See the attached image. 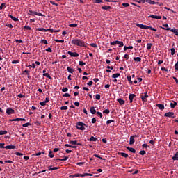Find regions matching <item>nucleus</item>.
I'll return each mask as SVG.
<instances>
[{"label": "nucleus", "instance_id": "obj_1", "mask_svg": "<svg viewBox=\"0 0 178 178\" xmlns=\"http://www.w3.org/2000/svg\"><path fill=\"white\" fill-rule=\"evenodd\" d=\"M72 44H74V45H77V47H87L86 45V42L81 40V39H73L72 40Z\"/></svg>", "mask_w": 178, "mask_h": 178}, {"label": "nucleus", "instance_id": "obj_2", "mask_svg": "<svg viewBox=\"0 0 178 178\" xmlns=\"http://www.w3.org/2000/svg\"><path fill=\"white\" fill-rule=\"evenodd\" d=\"M137 27H139L140 29H143L145 30H147V29H149V30H152V31H156V29L152 28V26H148L147 25L141 24H137Z\"/></svg>", "mask_w": 178, "mask_h": 178}, {"label": "nucleus", "instance_id": "obj_3", "mask_svg": "<svg viewBox=\"0 0 178 178\" xmlns=\"http://www.w3.org/2000/svg\"><path fill=\"white\" fill-rule=\"evenodd\" d=\"M85 126H86V127H88V126L86 125V124H84V123H83L81 122H78L76 123V129H78V130L83 131V130H86V127H84Z\"/></svg>", "mask_w": 178, "mask_h": 178}, {"label": "nucleus", "instance_id": "obj_4", "mask_svg": "<svg viewBox=\"0 0 178 178\" xmlns=\"http://www.w3.org/2000/svg\"><path fill=\"white\" fill-rule=\"evenodd\" d=\"M164 116L165 118H176V115H175V113L170 112V111L168 112V113H165L164 114Z\"/></svg>", "mask_w": 178, "mask_h": 178}, {"label": "nucleus", "instance_id": "obj_5", "mask_svg": "<svg viewBox=\"0 0 178 178\" xmlns=\"http://www.w3.org/2000/svg\"><path fill=\"white\" fill-rule=\"evenodd\" d=\"M148 92H145L144 93V95H140V98L143 101V102H147V98H148Z\"/></svg>", "mask_w": 178, "mask_h": 178}, {"label": "nucleus", "instance_id": "obj_6", "mask_svg": "<svg viewBox=\"0 0 178 178\" xmlns=\"http://www.w3.org/2000/svg\"><path fill=\"white\" fill-rule=\"evenodd\" d=\"M164 30L170 31H171V33H175V35L178 36V29H177L166 28V29H164Z\"/></svg>", "mask_w": 178, "mask_h": 178}, {"label": "nucleus", "instance_id": "obj_7", "mask_svg": "<svg viewBox=\"0 0 178 178\" xmlns=\"http://www.w3.org/2000/svg\"><path fill=\"white\" fill-rule=\"evenodd\" d=\"M29 15H31L32 16H34V15H35L36 16H42V14L41 13H37L31 10L29 11Z\"/></svg>", "mask_w": 178, "mask_h": 178}, {"label": "nucleus", "instance_id": "obj_8", "mask_svg": "<svg viewBox=\"0 0 178 178\" xmlns=\"http://www.w3.org/2000/svg\"><path fill=\"white\" fill-rule=\"evenodd\" d=\"M136 137H137V135H134V136H130V138H129L130 145H133V144H134V143H136V140H134V138H136Z\"/></svg>", "mask_w": 178, "mask_h": 178}, {"label": "nucleus", "instance_id": "obj_9", "mask_svg": "<svg viewBox=\"0 0 178 178\" xmlns=\"http://www.w3.org/2000/svg\"><path fill=\"white\" fill-rule=\"evenodd\" d=\"M68 55H70V56H72L73 58H77L79 56V54L77 52H72V51H67Z\"/></svg>", "mask_w": 178, "mask_h": 178}, {"label": "nucleus", "instance_id": "obj_10", "mask_svg": "<svg viewBox=\"0 0 178 178\" xmlns=\"http://www.w3.org/2000/svg\"><path fill=\"white\" fill-rule=\"evenodd\" d=\"M6 113L7 115H12L15 113V110H13L12 108H8L6 109Z\"/></svg>", "mask_w": 178, "mask_h": 178}, {"label": "nucleus", "instance_id": "obj_11", "mask_svg": "<svg viewBox=\"0 0 178 178\" xmlns=\"http://www.w3.org/2000/svg\"><path fill=\"white\" fill-rule=\"evenodd\" d=\"M134 98H136L135 94H129V99L130 104H133V99H134Z\"/></svg>", "mask_w": 178, "mask_h": 178}, {"label": "nucleus", "instance_id": "obj_12", "mask_svg": "<svg viewBox=\"0 0 178 178\" xmlns=\"http://www.w3.org/2000/svg\"><path fill=\"white\" fill-rule=\"evenodd\" d=\"M70 144L72 145H81V143H77V140H70Z\"/></svg>", "mask_w": 178, "mask_h": 178}, {"label": "nucleus", "instance_id": "obj_13", "mask_svg": "<svg viewBox=\"0 0 178 178\" xmlns=\"http://www.w3.org/2000/svg\"><path fill=\"white\" fill-rule=\"evenodd\" d=\"M156 106L159 108L160 111H163V109H165V105L163 104H156Z\"/></svg>", "mask_w": 178, "mask_h": 178}, {"label": "nucleus", "instance_id": "obj_14", "mask_svg": "<svg viewBox=\"0 0 178 178\" xmlns=\"http://www.w3.org/2000/svg\"><path fill=\"white\" fill-rule=\"evenodd\" d=\"M149 18L151 17L152 19H162V16H158V15H152L148 17Z\"/></svg>", "mask_w": 178, "mask_h": 178}, {"label": "nucleus", "instance_id": "obj_15", "mask_svg": "<svg viewBox=\"0 0 178 178\" xmlns=\"http://www.w3.org/2000/svg\"><path fill=\"white\" fill-rule=\"evenodd\" d=\"M15 148H16V146H15V145H7V146H5V149H15Z\"/></svg>", "mask_w": 178, "mask_h": 178}, {"label": "nucleus", "instance_id": "obj_16", "mask_svg": "<svg viewBox=\"0 0 178 178\" xmlns=\"http://www.w3.org/2000/svg\"><path fill=\"white\" fill-rule=\"evenodd\" d=\"M90 113H92V115H95V113H97V110H95V107H90Z\"/></svg>", "mask_w": 178, "mask_h": 178}, {"label": "nucleus", "instance_id": "obj_17", "mask_svg": "<svg viewBox=\"0 0 178 178\" xmlns=\"http://www.w3.org/2000/svg\"><path fill=\"white\" fill-rule=\"evenodd\" d=\"M127 149L128 151H130V152H132L133 154H136V150L133 147H127Z\"/></svg>", "mask_w": 178, "mask_h": 178}, {"label": "nucleus", "instance_id": "obj_18", "mask_svg": "<svg viewBox=\"0 0 178 178\" xmlns=\"http://www.w3.org/2000/svg\"><path fill=\"white\" fill-rule=\"evenodd\" d=\"M119 155H121V156H123L124 158H129V154L124 153V152H120L118 153Z\"/></svg>", "mask_w": 178, "mask_h": 178}, {"label": "nucleus", "instance_id": "obj_19", "mask_svg": "<svg viewBox=\"0 0 178 178\" xmlns=\"http://www.w3.org/2000/svg\"><path fill=\"white\" fill-rule=\"evenodd\" d=\"M67 70L69 73H71V74L74 73V70L70 67H67Z\"/></svg>", "mask_w": 178, "mask_h": 178}, {"label": "nucleus", "instance_id": "obj_20", "mask_svg": "<svg viewBox=\"0 0 178 178\" xmlns=\"http://www.w3.org/2000/svg\"><path fill=\"white\" fill-rule=\"evenodd\" d=\"M80 177H84L86 176H92V174L90 173H83V174H79Z\"/></svg>", "mask_w": 178, "mask_h": 178}, {"label": "nucleus", "instance_id": "obj_21", "mask_svg": "<svg viewBox=\"0 0 178 178\" xmlns=\"http://www.w3.org/2000/svg\"><path fill=\"white\" fill-rule=\"evenodd\" d=\"M8 17H10V19H12L14 22H19V19H18V18H16V17H13V15H8Z\"/></svg>", "mask_w": 178, "mask_h": 178}, {"label": "nucleus", "instance_id": "obj_22", "mask_svg": "<svg viewBox=\"0 0 178 178\" xmlns=\"http://www.w3.org/2000/svg\"><path fill=\"white\" fill-rule=\"evenodd\" d=\"M118 102H119L120 105H124V100L121 98L117 99Z\"/></svg>", "mask_w": 178, "mask_h": 178}, {"label": "nucleus", "instance_id": "obj_23", "mask_svg": "<svg viewBox=\"0 0 178 178\" xmlns=\"http://www.w3.org/2000/svg\"><path fill=\"white\" fill-rule=\"evenodd\" d=\"M88 141H98V138L94 136H91L90 139H88Z\"/></svg>", "mask_w": 178, "mask_h": 178}, {"label": "nucleus", "instance_id": "obj_24", "mask_svg": "<svg viewBox=\"0 0 178 178\" xmlns=\"http://www.w3.org/2000/svg\"><path fill=\"white\" fill-rule=\"evenodd\" d=\"M127 81H129V84H133V81H131V76L128 75L127 76Z\"/></svg>", "mask_w": 178, "mask_h": 178}, {"label": "nucleus", "instance_id": "obj_25", "mask_svg": "<svg viewBox=\"0 0 178 178\" xmlns=\"http://www.w3.org/2000/svg\"><path fill=\"white\" fill-rule=\"evenodd\" d=\"M120 73L113 74V75H112L113 79H118V77H120Z\"/></svg>", "mask_w": 178, "mask_h": 178}, {"label": "nucleus", "instance_id": "obj_26", "mask_svg": "<svg viewBox=\"0 0 178 178\" xmlns=\"http://www.w3.org/2000/svg\"><path fill=\"white\" fill-rule=\"evenodd\" d=\"M172 160L173 161H178V152H177L175 153V154L174 155V156L172 157Z\"/></svg>", "mask_w": 178, "mask_h": 178}, {"label": "nucleus", "instance_id": "obj_27", "mask_svg": "<svg viewBox=\"0 0 178 178\" xmlns=\"http://www.w3.org/2000/svg\"><path fill=\"white\" fill-rule=\"evenodd\" d=\"M176 105H177V102L173 101V103H170V107L172 108H175L176 107Z\"/></svg>", "mask_w": 178, "mask_h": 178}, {"label": "nucleus", "instance_id": "obj_28", "mask_svg": "<svg viewBox=\"0 0 178 178\" xmlns=\"http://www.w3.org/2000/svg\"><path fill=\"white\" fill-rule=\"evenodd\" d=\"M36 31H43L44 33H45V32L47 31V30L45 29H44V28H38V29H36Z\"/></svg>", "mask_w": 178, "mask_h": 178}, {"label": "nucleus", "instance_id": "obj_29", "mask_svg": "<svg viewBox=\"0 0 178 178\" xmlns=\"http://www.w3.org/2000/svg\"><path fill=\"white\" fill-rule=\"evenodd\" d=\"M43 76L44 77H47V79H49L50 80H52V77H51V75L49 74H48V73L43 74Z\"/></svg>", "mask_w": 178, "mask_h": 178}, {"label": "nucleus", "instance_id": "obj_30", "mask_svg": "<svg viewBox=\"0 0 178 178\" xmlns=\"http://www.w3.org/2000/svg\"><path fill=\"white\" fill-rule=\"evenodd\" d=\"M102 9H103L104 10H108V9H112V7L111 6H102Z\"/></svg>", "mask_w": 178, "mask_h": 178}, {"label": "nucleus", "instance_id": "obj_31", "mask_svg": "<svg viewBox=\"0 0 178 178\" xmlns=\"http://www.w3.org/2000/svg\"><path fill=\"white\" fill-rule=\"evenodd\" d=\"M70 177H72V178L80 177V174L76 173V174H74V175H70Z\"/></svg>", "mask_w": 178, "mask_h": 178}, {"label": "nucleus", "instance_id": "obj_32", "mask_svg": "<svg viewBox=\"0 0 178 178\" xmlns=\"http://www.w3.org/2000/svg\"><path fill=\"white\" fill-rule=\"evenodd\" d=\"M127 49H133V46H124V51H127Z\"/></svg>", "mask_w": 178, "mask_h": 178}, {"label": "nucleus", "instance_id": "obj_33", "mask_svg": "<svg viewBox=\"0 0 178 178\" xmlns=\"http://www.w3.org/2000/svg\"><path fill=\"white\" fill-rule=\"evenodd\" d=\"M22 120V118H15L10 120V122H20Z\"/></svg>", "mask_w": 178, "mask_h": 178}, {"label": "nucleus", "instance_id": "obj_34", "mask_svg": "<svg viewBox=\"0 0 178 178\" xmlns=\"http://www.w3.org/2000/svg\"><path fill=\"white\" fill-rule=\"evenodd\" d=\"M147 3H149L150 5H155V1L152 0H145Z\"/></svg>", "mask_w": 178, "mask_h": 178}, {"label": "nucleus", "instance_id": "obj_35", "mask_svg": "<svg viewBox=\"0 0 178 178\" xmlns=\"http://www.w3.org/2000/svg\"><path fill=\"white\" fill-rule=\"evenodd\" d=\"M163 26L164 27L161 26V29H163V30H165V29H170L169 25L168 24H163Z\"/></svg>", "mask_w": 178, "mask_h": 178}, {"label": "nucleus", "instance_id": "obj_36", "mask_svg": "<svg viewBox=\"0 0 178 178\" xmlns=\"http://www.w3.org/2000/svg\"><path fill=\"white\" fill-rule=\"evenodd\" d=\"M134 60L135 62H141V58H140V57H134Z\"/></svg>", "mask_w": 178, "mask_h": 178}, {"label": "nucleus", "instance_id": "obj_37", "mask_svg": "<svg viewBox=\"0 0 178 178\" xmlns=\"http://www.w3.org/2000/svg\"><path fill=\"white\" fill-rule=\"evenodd\" d=\"M5 134H8V131H0V136H5Z\"/></svg>", "mask_w": 178, "mask_h": 178}, {"label": "nucleus", "instance_id": "obj_38", "mask_svg": "<svg viewBox=\"0 0 178 178\" xmlns=\"http://www.w3.org/2000/svg\"><path fill=\"white\" fill-rule=\"evenodd\" d=\"M49 158H54V156H55V154H54V152L49 151Z\"/></svg>", "mask_w": 178, "mask_h": 178}, {"label": "nucleus", "instance_id": "obj_39", "mask_svg": "<svg viewBox=\"0 0 178 178\" xmlns=\"http://www.w3.org/2000/svg\"><path fill=\"white\" fill-rule=\"evenodd\" d=\"M152 47V43H147V51H149V49H151Z\"/></svg>", "mask_w": 178, "mask_h": 178}, {"label": "nucleus", "instance_id": "obj_40", "mask_svg": "<svg viewBox=\"0 0 178 178\" xmlns=\"http://www.w3.org/2000/svg\"><path fill=\"white\" fill-rule=\"evenodd\" d=\"M29 126H31V123L27 122L22 124V127H29Z\"/></svg>", "mask_w": 178, "mask_h": 178}, {"label": "nucleus", "instance_id": "obj_41", "mask_svg": "<svg viewBox=\"0 0 178 178\" xmlns=\"http://www.w3.org/2000/svg\"><path fill=\"white\" fill-rule=\"evenodd\" d=\"M90 46L92 47L93 48H98V45H97L95 43H90Z\"/></svg>", "mask_w": 178, "mask_h": 178}, {"label": "nucleus", "instance_id": "obj_42", "mask_svg": "<svg viewBox=\"0 0 178 178\" xmlns=\"http://www.w3.org/2000/svg\"><path fill=\"white\" fill-rule=\"evenodd\" d=\"M110 112L111 111H109V109H106L103 111V113H106V115H109Z\"/></svg>", "mask_w": 178, "mask_h": 178}, {"label": "nucleus", "instance_id": "obj_43", "mask_svg": "<svg viewBox=\"0 0 178 178\" xmlns=\"http://www.w3.org/2000/svg\"><path fill=\"white\" fill-rule=\"evenodd\" d=\"M61 111H67V106H63L60 107Z\"/></svg>", "mask_w": 178, "mask_h": 178}, {"label": "nucleus", "instance_id": "obj_44", "mask_svg": "<svg viewBox=\"0 0 178 178\" xmlns=\"http://www.w3.org/2000/svg\"><path fill=\"white\" fill-rule=\"evenodd\" d=\"M113 122H115V120H108L106 121V124H111V123H113Z\"/></svg>", "mask_w": 178, "mask_h": 178}, {"label": "nucleus", "instance_id": "obj_45", "mask_svg": "<svg viewBox=\"0 0 178 178\" xmlns=\"http://www.w3.org/2000/svg\"><path fill=\"white\" fill-rule=\"evenodd\" d=\"M117 44H119V47H123V45H124V44H123V42H122V41H119V40H118V42H117Z\"/></svg>", "mask_w": 178, "mask_h": 178}, {"label": "nucleus", "instance_id": "obj_46", "mask_svg": "<svg viewBox=\"0 0 178 178\" xmlns=\"http://www.w3.org/2000/svg\"><path fill=\"white\" fill-rule=\"evenodd\" d=\"M147 154V152H145V150H141L140 152H139V154L140 155H145Z\"/></svg>", "mask_w": 178, "mask_h": 178}, {"label": "nucleus", "instance_id": "obj_47", "mask_svg": "<svg viewBox=\"0 0 178 178\" xmlns=\"http://www.w3.org/2000/svg\"><path fill=\"white\" fill-rule=\"evenodd\" d=\"M54 41L56 42H65V40H58V39H56V40H54Z\"/></svg>", "mask_w": 178, "mask_h": 178}, {"label": "nucleus", "instance_id": "obj_48", "mask_svg": "<svg viewBox=\"0 0 178 178\" xmlns=\"http://www.w3.org/2000/svg\"><path fill=\"white\" fill-rule=\"evenodd\" d=\"M69 159V156H65L63 159H58L59 161H67Z\"/></svg>", "mask_w": 178, "mask_h": 178}, {"label": "nucleus", "instance_id": "obj_49", "mask_svg": "<svg viewBox=\"0 0 178 178\" xmlns=\"http://www.w3.org/2000/svg\"><path fill=\"white\" fill-rule=\"evenodd\" d=\"M17 97H19V98H26V95L22 94H19Z\"/></svg>", "mask_w": 178, "mask_h": 178}, {"label": "nucleus", "instance_id": "obj_50", "mask_svg": "<svg viewBox=\"0 0 178 178\" xmlns=\"http://www.w3.org/2000/svg\"><path fill=\"white\" fill-rule=\"evenodd\" d=\"M122 6H124V8H129V6H130V4L127 3H123Z\"/></svg>", "mask_w": 178, "mask_h": 178}, {"label": "nucleus", "instance_id": "obj_51", "mask_svg": "<svg viewBox=\"0 0 178 178\" xmlns=\"http://www.w3.org/2000/svg\"><path fill=\"white\" fill-rule=\"evenodd\" d=\"M143 148H149V145L144 143L142 145Z\"/></svg>", "mask_w": 178, "mask_h": 178}, {"label": "nucleus", "instance_id": "obj_52", "mask_svg": "<svg viewBox=\"0 0 178 178\" xmlns=\"http://www.w3.org/2000/svg\"><path fill=\"white\" fill-rule=\"evenodd\" d=\"M6 26L10 29H13V25H12V24H6Z\"/></svg>", "mask_w": 178, "mask_h": 178}, {"label": "nucleus", "instance_id": "obj_53", "mask_svg": "<svg viewBox=\"0 0 178 178\" xmlns=\"http://www.w3.org/2000/svg\"><path fill=\"white\" fill-rule=\"evenodd\" d=\"M58 169H59V168H58V167H54V168H49V170H58Z\"/></svg>", "mask_w": 178, "mask_h": 178}, {"label": "nucleus", "instance_id": "obj_54", "mask_svg": "<svg viewBox=\"0 0 178 178\" xmlns=\"http://www.w3.org/2000/svg\"><path fill=\"white\" fill-rule=\"evenodd\" d=\"M6 6L5 3H1L0 6V10H2V9H3V8H5Z\"/></svg>", "mask_w": 178, "mask_h": 178}, {"label": "nucleus", "instance_id": "obj_55", "mask_svg": "<svg viewBox=\"0 0 178 178\" xmlns=\"http://www.w3.org/2000/svg\"><path fill=\"white\" fill-rule=\"evenodd\" d=\"M19 62H20V60H13L12 63H13V65H16V63H19Z\"/></svg>", "mask_w": 178, "mask_h": 178}, {"label": "nucleus", "instance_id": "obj_56", "mask_svg": "<svg viewBox=\"0 0 178 178\" xmlns=\"http://www.w3.org/2000/svg\"><path fill=\"white\" fill-rule=\"evenodd\" d=\"M40 105H41V106H45V105H47V103L44 101V102H41L40 103Z\"/></svg>", "mask_w": 178, "mask_h": 178}, {"label": "nucleus", "instance_id": "obj_57", "mask_svg": "<svg viewBox=\"0 0 178 178\" xmlns=\"http://www.w3.org/2000/svg\"><path fill=\"white\" fill-rule=\"evenodd\" d=\"M70 27H77V24H70L69 25Z\"/></svg>", "mask_w": 178, "mask_h": 178}, {"label": "nucleus", "instance_id": "obj_58", "mask_svg": "<svg viewBox=\"0 0 178 178\" xmlns=\"http://www.w3.org/2000/svg\"><path fill=\"white\" fill-rule=\"evenodd\" d=\"M170 51H171V55H175V48H172L171 49H170Z\"/></svg>", "mask_w": 178, "mask_h": 178}, {"label": "nucleus", "instance_id": "obj_59", "mask_svg": "<svg viewBox=\"0 0 178 178\" xmlns=\"http://www.w3.org/2000/svg\"><path fill=\"white\" fill-rule=\"evenodd\" d=\"M96 99H97L98 101L101 99V95L99 94L96 95Z\"/></svg>", "mask_w": 178, "mask_h": 178}, {"label": "nucleus", "instance_id": "obj_60", "mask_svg": "<svg viewBox=\"0 0 178 178\" xmlns=\"http://www.w3.org/2000/svg\"><path fill=\"white\" fill-rule=\"evenodd\" d=\"M110 44H111V45H116V44H118V40L111 42Z\"/></svg>", "mask_w": 178, "mask_h": 178}, {"label": "nucleus", "instance_id": "obj_61", "mask_svg": "<svg viewBox=\"0 0 178 178\" xmlns=\"http://www.w3.org/2000/svg\"><path fill=\"white\" fill-rule=\"evenodd\" d=\"M46 51H47V52H52V48H51V47L47 48V49H46Z\"/></svg>", "mask_w": 178, "mask_h": 178}, {"label": "nucleus", "instance_id": "obj_62", "mask_svg": "<svg viewBox=\"0 0 178 178\" xmlns=\"http://www.w3.org/2000/svg\"><path fill=\"white\" fill-rule=\"evenodd\" d=\"M86 65V63L83 62V61H79V65L80 66H84Z\"/></svg>", "mask_w": 178, "mask_h": 178}, {"label": "nucleus", "instance_id": "obj_63", "mask_svg": "<svg viewBox=\"0 0 178 178\" xmlns=\"http://www.w3.org/2000/svg\"><path fill=\"white\" fill-rule=\"evenodd\" d=\"M175 70L178 71V61L177 62V63L175 65Z\"/></svg>", "mask_w": 178, "mask_h": 178}, {"label": "nucleus", "instance_id": "obj_64", "mask_svg": "<svg viewBox=\"0 0 178 178\" xmlns=\"http://www.w3.org/2000/svg\"><path fill=\"white\" fill-rule=\"evenodd\" d=\"M0 148H5V143H0Z\"/></svg>", "mask_w": 178, "mask_h": 178}]
</instances>
